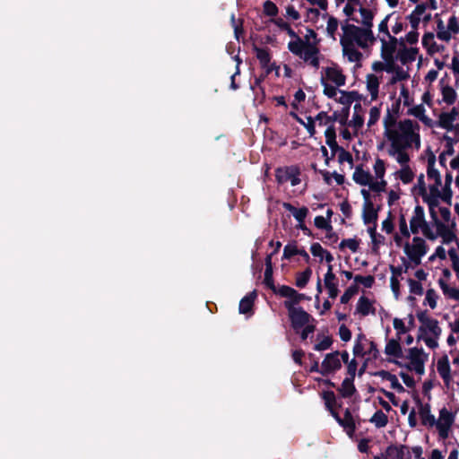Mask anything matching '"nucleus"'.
I'll list each match as a JSON object with an SVG mask.
<instances>
[{
  "mask_svg": "<svg viewBox=\"0 0 459 459\" xmlns=\"http://www.w3.org/2000/svg\"><path fill=\"white\" fill-rule=\"evenodd\" d=\"M342 30H343V35L340 39L341 46H344V44L352 45L354 42L361 48H367L368 44L363 41L362 39H359V27L354 24L348 23V20L345 21L343 24H342Z\"/></svg>",
  "mask_w": 459,
  "mask_h": 459,
  "instance_id": "obj_1",
  "label": "nucleus"
},
{
  "mask_svg": "<svg viewBox=\"0 0 459 459\" xmlns=\"http://www.w3.org/2000/svg\"><path fill=\"white\" fill-rule=\"evenodd\" d=\"M278 295L287 298L283 302L285 308H298L297 307L303 300H309L310 298L304 293L298 292L295 289L288 285H281L278 288Z\"/></svg>",
  "mask_w": 459,
  "mask_h": 459,
  "instance_id": "obj_2",
  "label": "nucleus"
},
{
  "mask_svg": "<svg viewBox=\"0 0 459 459\" xmlns=\"http://www.w3.org/2000/svg\"><path fill=\"white\" fill-rule=\"evenodd\" d=\"M291 327L298 333L303 326L315 319L302 307L298 308H286Z\"/></svg>",
  "mask_w": 459,
  "mask_h": 459,
  "instance_id": "obj_3",
  "label": "nucleus"
},
{
  "mask_svg": "<svg viewBox=\"0 0 459 459\" xmlns=\"http://www.w3.org/2000/svg\"><path fill=\"white\" fill-rule=\"evenodd\" d=\"M299 175L300 170L296 166L280 167L275 169V179L280 185L290 181L291 186H295L300 183Z\"/></svg>",
  "mask_w": 459,
  "mask_h": 459,
  "instance_id": "obj_4",
  "label": "nucleus"
},
{
  "mask_svg": "<svg viewBox=\"0 0 459 459\" xmlns=\"http://www.w3.org/2000/svg\"><path fill=\"white\" fill-rule=\"evenodd\" d=\"M349 118V108H342V110L334 111L333 115L329 116L327 112L321 111L316 116V120L318 121L319 126L333 125L334 122H339L342 126H345Z\"/></svg>",
  "mask_w": 459,
  "mask_h": 459,
  "instance_id": "obj_5",
  "label": "nucleus"
},
{
  "mask_svg": "<svg viewBox=\"0 0 459 459\" xmlns=\"http://www.w3.org/2000/svg\"><path fill=\"white\" fill-rule=\"evenodd\" d=\"M385 135L389 141H391V149L388 151V153L391 156L395 155L396 152L400 150H404L410 147L413 142L406 137L399 136L401 134L397 130H387V132H385Z\"/></svg>",
  "mask_w": 459,
  "mask_h": 459,
  "instance_id": "obj_6",
  "label": "nucleus"
},
{
  "mask_svg": "<svg viewBox=\"0 0 459 459\" xmlns=\"http://www.w3.org/2000/svg\"><path fill=\"white\" fill-rule=\"evenodd\" d=\"M340 351H335L331 353H327L322 361L320 374L327 377L333 374L342 368V360L340 359Z\"/></svg>",
  "mask_w": 459,
  "mask_h": 459,
  "instance_id": "obj_7",
  "label": "nucleus"
},
{
  "mask_svg": "<svg viewBox=\"0 0 459 459\" xmlns=\"http://www.w3.org/2000/svg\"><path fill=\"white\" fill-rule=\"evenodd\" d=\"M384 459H411V455L407 446L392 444L386 447Z\"/></svg>",
  "mask_w": 459,
  "mask_h": 459,
  "instance_id": "obj_8",
  "label": "nucleus"
},
{
  "mask_svg": "<svg viewBox=\"0 0 459 459\" xmlns=\"http://www.w3.org/2000/svg\"><path fill=\"white\" fill-rule=\"evenodd\" d=\"M433 223L437 228V237L440 236L443 239L444 244L447 245L453 241H455L457 247H459L458 238L455 233L453 231L452 229H450L449 226L446 225L440 220L434 221Z\"/></svg>",
  "mask_w": 459,
  "mask_h": 459,
  "instance_id": "obj_9",
  "label": "nucleus"
},
{
  "mask_svg": "<svg viewBox=\"0 0 459 459\" xmlns=\"http://www.w3.org/2000/svg\"><path fill=\"white\" fill-rule=\"evenodd\" d=\"M412 242V245H410L408 242L405 243L403 247L404 253L406 255L424 256L428 251L426 241L420 237H414Z\"/></svg>",
  "mask_w": 459,
  "mask_h": 459,
  "instance_id": "obj_10",
  "label": "nucleus"
},
{
  "mask_svg": "<svg viewBox=\"0 0 459 459\" xmlns=\"http://www.w3.org/2000/svg\"><path fill=\"white\" fill-rule=\"evenodd\" d=\"M400 47L402 48L398 51L396 58L403 64L407 65L411 64L416 59V55L418 54L417 48H406L404 39L403 38L400 39L399 41Z\"/></svg>",
  "mask_w": 459,
  "mask_h": 459,
  "instance_id": "obj_11",
  "label": "nucleus"
},
{
  "mask_svg": "<svg viewBox=\"0 0 459 459\" xmlns=\"http://www.w3.org/2000/svg\"><path fill=\"white\" fill-rule=\"evenodd\" d=\"M415 400L419 405V414L422 425H429V427H433L437 423V420L435 416L430 412V405L429 403L423 404L418 396L415 398Z\"/></svg>",
  "mask_w": 459,
  "mask_h": 459,
  "instance_id": "obj_12",
  "label": "nucleus"
},
{
  "mask_svg": "<svg viewBox=\"0 0 459 459\" xmlns=\"http://www.w3.org/2000/svg\"><path fill=\"white\" fill-rule=\"evenodd\" d=\"M426 221L424 209L420 205H416L414 214L410 221V230L412 234H418L420 228Z\"/></svg>",
  "mask_w": 459,
  "mask_h": 459,
  "instance_id": "obj_13",
  "label": "nucleus"
},
{
  "mask_svg": "<svg viewBox=\"0 0 459 459\" xmlns=\"http://www.w3.org/2000/svg\"><path fill=\"white\" fill-rule=\"evenodd\" d=\"M437 372L444 380V383L448 386L451 381V368L446 354L443 355L437 364Z\"/></svg>",
  "mask_w": 459,
  "mask_h": 459,
  "instance_id": "obj_14",
  "label": "nucleus"
},
{
  "mask_svg": "<svg viewBox=\"0 0 459 459\" xmlns=\"http://www.w3.org/2000/svg\"><path fill=\"white\" fill-rule=\"evenodd\" d=\"M398 127L401 131V137H406L411 141L416 140L418 143H420V135L418 134H414L413 132L414 124L412 120L404 119L403 121H400Z\"/></svg>",
  "mask_w": 459,
  "mask_h": 459,
  "instance_id": "obj_15",
  "label": "nucleus"
},
{
  "mask_svg": "<svg viewBox=\"0 0 459 459\" xmlns=\"http://www.w3.org/2000/svg\"><path fill=\"white\" fill-rule=\"evenodd\" d=\"M325 76L326 79L333 82L336 87L345 85L346 76L342 74V69L337 66L327 67L325 69Z\"/></svg>",
  "mask_w": 459,
  "mask_h": 459,
  "instance_id": "obj_16",
  "label": "nucleus"
},
{
  "mask_svg": "<svg viewBox=\"0 0 459 459\" xmlns=\"http://www.w3.org/2000/svg\"><path fill=\"white\" fill-rule=\"evenodd\" d=\"M257 297V292L255 290L249 292L244 298L241 299L238 306V311L240 314H248L253 312V307L255 300Z\"/></svg>",
  "mask_w": 459,
  "mask_h": 459,
  "instance_id": "obj_17",
  "label": "nucleus"
},
{
  "mask_svg": "<svg viewBox=\"0 0 459 459\" xmlns=\"http://www.w3.org/2000/svg\"><path fill=\"white\" fill-rule=\"evenodd\" d=\"M339 425L343 428L349 437H352L355 433L357 426L349 408L344 411V416Z\"/></svg>",
  "mask_w": 459,
  "mask_h": 459,
  "instance_id": "obj_18",
  "label": "nucleus"
},
{
  "mask_svg": "<svg viewBox=\"0 0 459 459\" xmlns=\"http://www.w3.org/2000/svg\"><path fill=\"white\" fill-rule=\"evenodd\" d=\"M339 92L342 94V96L338 99H335V101L344 105L343 108H350L353 101H359L362 99V96L356 91H345L339 90Z\"/></svg>",
  "mask_w": 459,
  "mask_h": 459,
  "instance_id": "obj_19",
  "label": "nucleus"
},
{
  "mask_svg": "<svg viewBox=\"0 0 459 459\" xmlns=\"http://www.w3.org/2000/svg\"><path fill=\"white\" fill-rule=\"evenodd\" d=\"M400 336L397 337V339H390L385 348V353L388 356H393L394 358H403V349L400 344Z\"/></svg>",
  "mask_w": 459,
  "mask_h": 459,
  "instance_id": "obj_20",
  "label": "nucleus"
},
{
  "mask_svg": "<svg viewBox=\"0 0 459 459\" xmlns=\"http://www.w3.org/2000/svg\"><path fill=\"white\" fill-rule=\"evenodd\" d=\"M434 33L433 32H426L422 37V46L427 49V52L429 55H433L434 53L439 52L443 46H438L434 40Z\"/></svg>",
  "mask_w": 459,
  "mask_h": 459,
  "instance_id": "obj_21",
  "label": "nucleus"
},
{
  "mask_svg": "<svg viewBox=\"0 0 459 459\" xmlns=\"http://www.w3.org/2000/svg\"><path fill=\"white\" fill-rule=\"evenodd\" d=\"M253 50L255 53V56L259 61L261 67L268 66L271 63L272 55L269 48H260L256 45L253 46Z\"/></svg>",
  "mask_w": 459,
  "mask_h": 459,
  "instance_id": "obj_22",
  "label": "nucleus"
},
{
  "mask_svg": "<svg viewBox=\"0 0 459 459\" xmlns=\"http://www.w3.org/2000/svg\"><path fill=\"white\" fill-rule=\"evenodd\" d=\"M353 180L360 186H368L372 179V175L362 169V165L356 167L352 175Z\"/></svg>",
  "mask_w": 459,
  "mask_h": 459,
  "instance_id": "obj_23",
  "label": "nucleus"
},
{
  "mask_svg": "<svg viewBox=\"0 0 459 459\" xmlns=\"http://www.w3.org/2000/svg\"><path fill=\"white\" fill-rule=\"evenodd\" d=\"M283 207L287 211L291 212V214L296 219V221H299V223H303L308 213V209L306 206H302L301 208H296L290 203H283Z\"/></svg>",
  "mask_w": 459,
  "mask_h": 459,
  "instance_id": "obj_24",
  "label": "nucleus"
},
{
  "mask_svg": "<svg viewBox=\"0 0 459 459\" xmlns=\"http://www.w3.org/2000/svg\"><path fill=\"white\" fill-rule=\"evenodd\" d=\"M369 205L370 206L363 205L362 219L365 224H376L378 217L377 212L380 207L376 209L374 207V204Z\"/></svg>",
  "mask_w": 459,
  "mask_h": 459,
  "instance_id": "obj_25",
  "label": "nucleus"
},
{
  "mask_svg": "<svg viewBox=\"0 0 459 459\" xmlns=\"http://www.w3.org/2000/svg\"><path fill=\"white\" fill-rule=\"evenodd\" d=\"M337 390L342 398H350L357 392L354 380L350 377H345Z\"/></svg>",
  "mask_w": 459,
  "mask_h": 459,
  "instance_id": "obj_26",
  "label": "nucleus"
},
{
  "mask_svg": "<svg viewBox=\"0 0 459 459\" xmlns=\"http://www.w3.org/2000/svg\"><path fill=\"white\" fill-rule=\"evenodd\" d=\"M356 310L359 314L362 315L363 316H366L368 314L376 313V309L372 306L371 301L365 296H361L359 299Z\"/></svg>",
  "mask_w": 459,
  "mask_h": 459,
  "instance_id": "obj_27",
  "label": "nucleus"
},
{
  "mask_svg": "<svg viewBox=\"0 0 459 459\" xmlns=\"http://www.w3.org/2000/svg\"><path fill=\"white\" fill-rule=\"evenodd\" d=\"M389 362H393L399 367H405L408 370H414L419 375H423L425 371L424 363L425 359L410 362L409 364L403 365L402 362L396 359H389Z\"/></svg>",
  "mask_w": 459,
  "mask_h": 459,
  "instance_id": "obj_28",
  "label": "nucleus"
},
{
  "mask_svg": "<svg viewBox=\"0 0 459 459\" xmlns=\"http://www.w3.org/2000/svg\"><path fill=\"white\" fill-rule=\"evenodd\" d=\"M318 44L319 40L308 42L302 50V55H299V56L307 63L313 56H318L320 52L317 47Z\"/></svg>",
  "mask_w": 459,
  "mask_h": 459,
  "instance_id": "obj_29",
  "label": "nucleus"
},
{
  "mask_svg": "<svg viewBox=\"0 0 459 459\" xmlns=\"http://www.w3.org/2000/svg\"><path fill=\"white\" fill-rule=\"evenodd\" d=\"M367 89L370 92L371 100H377L379 91V80L373 74H369L367 75Z\"/></svg>",
  "mask_w": 459,
  "mask_h": 459,
  "instance_id": "obj_30",
  "label": "nucleus"
},
{
  "mask_svg": "<svg viewBox=\"0 0 459 459\" xmlns=\"http://www.w3.org/2000/svg\"><path fill=\"white\" fill-rule=\"evenodd\" d=\"M342 47L343 55L348 57L350 62H359L362 59V53L355 48L354 44H344Z\"/></svg>",
  "mask_w": 459,
  "mask_h": 459,
  "instance_id": "obj_31",
  "label": "nucleus"
},
{
  "mask_svg": "<svg viewBox=\"0 0 459 459\" xmlns=\"http://www.w3.org/2000/svg\"><path fill=\"white\" fill-rule=\"evenodd\" d=\"M293 39H295V40L288 43V48L293 55L299 56V55H302V50L308 42H304L298 34L297 37H294Z\"/></svg>",
  "mask_w": 459,
  "mask_h": 459,
  "instance_id": "obj_32",
  "label": "nucleus"
},
{
  "mask_svg": "<svg viewBox=\"0 0 459 459\" xmlns=\"http://www.w3.org/2000/svg\"><path fill=\"white\" fill-rule=\"evenodd\" d=\"M423 202H425L429 206V215L432 220V221L439 220L437 216V212L436 211V208L439 205L438 198L435 197H429V195L427 194L422 197Z\"/></svg>",
  "mask_w": 459,
  "mask_h": 459,
  "instance_id": "obj_33",
  "label": "nucleus"
},
{
  "mask_svg": "<svg viewBox=\"0 0 459 459\" xmlns=\"http://www.w3.org/2000/svg\"><path fill=\"white\" fill-rule=\"evenodd\" d=\"M441 93L442 101L447 105H453L455 102L457 94L453 87L449 85L442 86Z\"/></svg>",
  "mask_w": 459,
  "mask_h": 459,
  "instance_id": "obj_34",
  "label": "nucleus"
},
{
  "mask_svg": "<svg viewBox=\"0 0 459 459\" xmlns=\"http://www.w3.org/2000/svg\"><path fill=\"white\" fill-rule=\"evenodd\" d=\"M312 275V270L310 267L306 268L303 272L296 274L295 285L298 288H305L308 283Z\"/></svg>",
  "mask_w": 459,
  "mask_h": 459,
  "instance_id": "obj_35",
  "label": "nucleus"
},
{
  "mask_svg": "<svg viewBox=\"0 0 459 459\" xmlns=\"http://www.w3.org/2000/svg\"><path fill=\"white\" fill-rule=\"evenodd\" d=\"M323 400L325 401V405L327 411H331L334 408H336V397L333 391H324L321 394ZM338 407L341 408L342 404H338Z\"/></svg>",
  "mask_w": 459,
  "mask_h": 459,
  "instance_id": "obj_36",
  "label": "nucleus"
},
{
  "mask_svg": "<svg viewBox=\"0 0 459 459\" xmlns=\"http://www.w3.org/2000/svg\"><path fill=\"white\" fill-rule=\"evenodd\" d=\"M438 284L444 295L455 300H459V290L451 288L443 279L438 280Z\"/></svg>",
  "mask_w": 459,
  "mask_h": 459,
  "instance_id": "obj_37",
  "label": "nucleus"
},
{
  "mask_svg": "<svg viewBox=\"0 0 459 459\" xmlns=\"http://www.w3.org/2000/svg\"><path fill=\"white\" fill-rule=\"evenodd\" d=\"M454 121L453 118L446 114V112L440 113L438 117V120L436 121L435 125L436 126L444 128L447 131H452V127H454Z\"/></svg>",
  "mask_w": 459,
  "mask_h": 459,
  "instance_id": "obj_38",
  "label": "nucleus"
},
{
  "mask_svg": "<svg viewBox=\"0 0 459 459\" xmlns=\"http://www.w3.org/2000/svg\"><path fill=\"white\" fill-rule=\"evenodd\" d=\"M359 12L362 17V25L365 27H373L374 12L362 6L359 7Z\"/></svg>",
  "mask_w": 459,
  "mask_h": 459,
  "instance_id": "obj_39",
  "label": "nucleus"
},
{
  "mask_svg": "<svg viewBox=\"0 0 459 459\" xmlns=\"http://www.w3.org/2000/svg\"><path fill=\"white\" fill-rule=\"evenodd\" d=\"M455 420V416L446 407L439 411V419L437 423H441L445 426H452Z\"/></svg>",
  "mask_w": 459,
  "mask_h": 459,
  "instance_id": "obj_40",
  "label": "nucleus"
},
{
  "mask_svg": "<svg viewBox=\"0 0 459 459\" xmlns=\"http://www.w3.org/2000/svg\"><path fill=\"white\" fill-rule=\"evenodd\" d=\"M436 156L431 152L428 158L427 175L430 179H436L440 177L439 171L435 169Z\"/></svg>",
  "mask_w": 459,
  "mask_h": 459,
  "instance_id": "obj_41",
  "label": "nucleus"
},
{
  "mask_svg": "<svg viewBox=\"0 0 459 459\" xmlns=\"http://www.w3.org/2000/svg\"><path fill=\"white\" fill-rule=\"evenodd\" d=\"M377 428H384L388 423V417L381 411H377L370 419Z\"/></svg>",
  "mask_w": 459,
  "mask_h": 459,
  "instance_id": "obj_42",
  "label": "nucleus"
},
{
  "mask_svg": "<svg viewBox=\"0 0 459 459\" xmlns=\"http://www.w3.org/2000/svg\"><path fill=\"white\" fill-rule=\"evenodd\" d=\"M380 41L382 43L380 53L382 59H391L392 57H394V54L396 51L395 47L388 45L385 38H380Z\"/></svg>",
  "mask_w": 459,
  "mask_h": 459,
  "instance_id": "obj_43",
  "label": "nucleus"
},
{
  "mask_svg": "<svg viewBox=\"0 0 459 459\" xmlns=\"http://www.w3.org/2000/svg\"><path fill=\"white\" fill-rule=\"evenodd\" d=\"M324 18L325 17H328V21H327V26H326V32H327V35L329 37H331L332 39H335V32L338 29V24H339V22L337 20V18L333 17V16H329L327 13H325L323 15Z\"/></svg>",
  "mask_w": 459,
  "mask_h": 459,
  "instance_id": "obj_44",
  "label": "nucleus"
},
{
  "mask_svg": "<svg viewBox=\"0 0 459 459\" xmlns=\"http://www.w3.org/2000/svg\"><path fill=\"white\" fill-rule=\"evenodd\" d=\"M418 341L423 340L426 343V345L430 349H435L437 347V342L435 339L426 336V328L425 326H420L419 327V334L417 337Z\"/></svg>",
  "mask_w": 459,
  "mask_h": 459,
  "instance_id": "obj_45",
  "label": "nucleus"
},
{
  "mask_svg": "<svg viewBox=\"0 0 459 459\" xmlns=\"http://www.w3.org/2000/svg\"><path fill=\"white\" fill-rule=\"evenodd\" d=\"M273 274V269L265 268L264 283L273 293L278 294V288L279 287L275 286Z\"/></svg>",
  "mask_w": 459,
  "mask_h": 459,
  "instance_id": "obj_46",
  "label": "nucleus"
},
{
  "mask_svg": "<svg viewBox=\"0 0 459 459\" xmlns=\"http://www.w3.org/2000/svg\"><path fill=\"white\" fill-rule=\"evenodd\" d=\"M397 174L403 184H409L414 178V173L408 165L403 166Z\"/></svg>",
  "mask_w": 459,
  "mask_h": 459,
  "instance_id": "obj_47",
  "label": "nucleus"
},
{
  "mask_svg": "<svg viewBox=\"0 0 459 459\" xmlns=\"http://www.w3.org/2000/svg\"><path fill=\"white\" fill-rule=\"evenodd\" d=\"M359 39H362L363 41H365L367 44H368V42H370L371 44H373L377 40L376 37L373 34L372 27H365V26H363V28L359 27Z\"/></svg>",
  "mask_w": 459,
  "mask_h": 459,
  "instance_id": "obj_48",
  "label": "nucleus"
},
{
  "mask_svg": "<svg viewBox=\"0 0 459 459\" xmlns=\"http://www.w3.org/2000/svg\"><path fill=\"white\" fill-rule=\"evenodd\" d=\"M423 326H425L426 328V334L428 333V332H429L435 336L436 339H437L441 335L442 330L439 327L438 321L437 319L433 318L431 321H429V323H427Z\"/></svg>",
  "mask_w": 459,
  "mask_h": 459,
  "instance_id": "obj_49",
  "label": "nucleus"
},
{
  "mask_svg": "<svg viewBox=\"0 0 459 459\" xmlns=\"http://www.w3.org/2000/svg\"><path fill=\"white\" fill-rule=\"evenodd\" d=\"M427 358L428 354L424 352V350L422 348L413 347L409 349L408 359L411 360V362L422 359H426Z\"/></svg>",
  "mask_w": 459,
  "mask_h": 459,
  "instance_id": "obj_50",
  "label": "nucleus"
},
{
  "mask_svg": "<svg viewBox=\"0 0 459 459\" xmlns=\"http://www.w3.org/2000/svg\"><path fill=\"white\" fill-rule=\"evenodd\" d=\"M359 291V286L357 284H353V285H351L350 287H348L344 293L342 295L341 297V303L342 304H347L351 299L355 295L357 294Z\"/></svg>",
  "mask_w": 459,
  "mask_h": 459,
  "instance_id": "obj_51",
  "label": "nucleus"
},
{
  "mask_svg": "<svg viewBox=\"0 0 459 459\" xmlns=\"http://www.w3.org/2000/svg\"><path fill=\"white\" fill-rule=\"evenodd\" d=\"M359 240L356 238H346L340 243L339 247L342 250L344 249L345 247H348L351 252L355 253L359 248Z\"/></svg>",
  "mask_w": 459,
  "mask_h": 459,
  "instance_id": "obj_52",
  "label": "nucleus"
},
{
  "mask_svg": "<svg viewBox=\"0 0 459 459\" xmlns=\"http://www.w3.org/2000/svg\"><path fill=\"white\" fill-rule=\"evenodd\" d=\"M437 298L438 296L436 290L434 289H429L426 291L424 305L428 304L430 307V308H436Z\"/></svg>",
  "mask_w": 459,
  "mask_h": 459,
  "instance_id": "obj_53",
  "label": "nucleus"
},
{
  "mask_svg": "<svg viewBox=\"0 0 459 459\" xmlns=\"http://www.w3.org/2000/svg\"><path fill=\"white\" fill-rule=\"evenodd\" d=\"M321 83L324 86V91H323L324 94L325 96H327L329 99L335 98L337 91H338L336 85L333 86V85L327 83L325 77L321 78Z\"/></svg>",
  "mask_w": 459,
  "mask_h": 459,
  "instance_id": "obj_54",
  "label": "nucleus"
},
{
  "mask_svg": "<svg viewBox=\"0 0 459 459\" xmlns=\"http://www.w3.org/2000/svg\"><path fill=\"white\" fill-rule=\"evenodd\" d=\"M273 22L281 30L287 32L290 38L297 37V33L292 30L290 25L281 18L273 20Z\"/></svg>",
  "mask_w": 459,
  "mask_h": 459,
  "instance_id": "obj_55",
  "label": "nucleus"
},
{
  "mask_svg": "<svg viewBox=\"0 0 459 459\" xmlns=\"http://www.w3.org/2000/svg\"><path fill=\"white\" fill-rule=\"evenodd\" d=\"M263 7L264 13L267 16L275 17L278 14L279 10L277 5L270 0L265 1Z\"/></svg>",
  "mask_w": 459,
  "mask_h": 459,
  "instance_id": "obj_56",
  "label": "nucleus"
},
{
  "mask_svg": "<svg viewBox=\"0 0 459 459\" xmlns=\"http://www.w3.org/2000/svg\"><path fill=\"white\" fill-rule=\"evenodd\" d=\"M354 281L356 283L362 284L365 288H371L375 283V277L373 275H356Z\"/></svg>",
  "mask_w": 459,
  "mask_h": 459,
  "instance_id": "obj_57",
  "label": "nucleus"
},
{
  "mask_svg": "<svg viewBox=\"0 0 459 459\" xmlns=\"http://www.w3.org/2000/svg\"><path fill=\"white\" fill-rule=\"evenodd\" d=\"M230 20H231V23H232V26H233V29H234L235 38H236L237 40H239L240 36L244 34L243 21L242 20H238V22H237L234 14L231 15V19Z\"/></svg>",
  "mask_w": 459,
  "mask_h": 459,
  "instance_id": "obj_58",
  "label": "nucleus"
},
{
  "mask_svg": "<svg viewBox=\"0 0 459 459\" xmlns=\"http://www.w3.org/2000/svg\"><path fill=\"white\" fill-rule=\"evenodd\" d=\"M408 284L410 287V292L415 295L421 296L423 294L422 284L419 281H415L411 278L408 279Z\"/></svg>",
  "mask_w": 459,
  "mask_h": 459,
  "instance_id": "obj_59",
  "label": "nucleus"
},
{
  "mask_svg": "<svg viewBox=\"0 0 459 459\" xmlns=\"http://www.w3.org/2000/svg\"><path fill=\"white\" fill-rule=\"evenodd\" d=\"M314 223L317 229L325 230L326 231L333 230L331 222L323 216H316L314 220Z\"/></svg>",
  "mask_w": 459,
  "mask_h": 459,
  "instance_id": "obj_60",
  "label": "nucleus"
},
{
  "mask_svg": "<svg viewBox=\"0 0 459 459\" xmlns=\"http://www.w3.org/2000/svg\"><path fill=\"white\" fill-rule=\"evenodd\" d=\"M374 171L377 178L382 179L385 173V161L379 158L376 160L374 165Z\"/></svg>",
  "mask_w": 459,
  "mask_h": 459,
  "instance_id": "obj_61",
  "label": "nucleus"
},
{
  "mask_svg": "<svg viewBox=\"0 0 459 459\" xmlns=\"http://www.w3.org/2000/svg\"><path fill=\"white\" fill-rule=\"evenodd\" d=\"M338 162L340 164H342L343 162H348L351 166H353L352 155L344 148H342L338 152Z\"/></svg>",
  "mask_w": 459,
  "mask_h": 459,
  "instance_id": "obj_62",
  "label": "nucleus"
},
{
  "mask_svg": "<svg viewBox=\"0 0 459 459\" xmlns=\"http://www.w3.org/2000/svg\"><path fill=\"white\" fill-rule=\"evenodd\" d=\"M333 344V339L331 336L325 337L321 342L315 344L314 350L317 351H322L329 349Z\"/></svg>",
  "mask_w": 459,
  "mask_h": 459,
  "instance_id": "obj_63",
  "label": "nucleus"
},
{
  "mask_svg": "<svg viewBox=\"0 0 459 459\" xmlns=\"http://www.w3.org/2000/svg\"><path fill=\"white\" fill-rule=\"evenodd\" d=\"M381 110L378 107H372L369 111V119L368 122V126L370 127L371 126L375 125L379 117H380Z\"/></svg>",
  "mask_w": 459,
  "mask_h": 459,
  "instance_id": "obj_64",
  "label": "nucleus"
}]
</instances>
